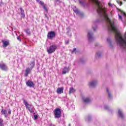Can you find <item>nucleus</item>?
Masks as SVG:
<instances>
[{"label": "nucleus", "mask_w": 126, "mask_h": 126, "mask_svg": "<svg viewBox=\"0 0 126 126\" xmlns=\"http://www.w3.org/2000/svg\"><path fill=\"white\" fill-rule=\"evenodd\" d=\"M69 71V67H65L64 68L63 74H65V73H67Z\"/></svg>", "instance_id": "obj_17"}, {"label": "nucleus", "mask_w": 126, "mask_h": 126, "mask_svg": "<svg viewBox=\"0 0 126 126\" xmlns=\"http://www.w3.org/2000/svg\"><path fill=\"white\" fill-rule=\"evenodd\" d=\"M44 15H45V18H46V19H47V20H48V19H49V17H48V15H47V13H48V11H47H47H46L45 10V12H44Z\"/></svg>", "instance_id": "obj_23"}, {"label": "nucleus", "mask_w": 126, "mask_h": 126, "mask_svg": "<svg viewBox=\"0 0 126 126\" xmlns=\"http://www.w3.org/2000/svg\"><path fill=\"white\" fill-rule=\"evenodd\" d=\"M55 119H60L62 117V109L59 108H57L54 111Z\"/></svg>", "instance_id": "obj_3"}, {"label": "nucleus", "mask_w": 126, "mask_h": 126, "mask_svg": "<svg viewBox=\"0 0 126 126\" xmlns=\"http://www.w3.org/2000/svg\"><path fill=\"white\" fill-rule=\"evenodd\" d=\"M92 35H93V33L91 32H90L88 33V37L89 38V40L90 41L91 40H92L93 39V37H92Z\"/></svg>", "instance_id": "obj_12"}, {"label": "nucleus", "mask_w": 126, "mask_h": 126, "mask_svg": "<svg viewBox=\"0 0 126 126\" xmlns=\"http://www.w3.org/2000/svg\"><path fill=\"white\" fill-rule=\"evenodd\" d=\"M94 31H95V29H94Z\"/></svg>", "instance_id": "obj_40"}, {"label": "nucleus", "mask_w": 126, "mask_h": 126, "mask_svg": "<svg viewBox=\"0 0 126 126\" xmlns=\"http://www.w3.org/2000/svg\"><path fill=\"white\" fill-rule=\"evenodd\" d=\"M74 12H75V13H79V10H76L74 11Z\"/></svg>", "instance_id": "obj_27"}, {"label": "nucleus", "mask_w": 126, "mask_h": 126, "mask_svg": "<svg viewBox=\"0 0 126 126\" xmlns=\"http://www.w3.org/2000/svg\"><path fill=\"white\" fill-rule=\"evenodd\" d=\"M65 44H66V45L68 44V41L67 42L65 43Z\"/></svg>", "instance_id": "obj_36"}, {"label": "nucleus", "mask_w": 126, "mask_h": 126, "mask_svg": "<svg viewBox=\"0 0 126 126\" xmlns=\"http://www.w3.org/2000/svg\"><path fill=\"white\" fill-rule=\"evenodd\" d=\"M26 85L28 86V87L30 88H34L35 87V84L32 82V81L29 80L26 82Z\"/></svg>", "instance_id": "obj_6"}, {"label": "nucleus", "mask_w": 126, "mask_h": 126, "mask_svg": "<svg viewBox=\"0 0 126 126\" xmlns=\"http://www.w3.org/2000/svg\"><path fill=\"white\" fill-rule=\"evenodd\" d=\"M108 5L111 6V3H108Z\"/></svg>", "instance_id": "obj_34"}, {"label": "nucleus", "mask_w": 126, "mask_h": 126, "mask_svg": "<svg viewBox=\"0 0 126 126\" xmlns=\"http://www.w3.org/2000/svg\"><path fill=\"white\" fill-rule=\"evenodd\" d=\"M8 113L9 115H10V114H11V110H10V109H9Z\"/></svg>", "instance_id": "obj_31"}, {"label": "nucleus", "mask_w": 126, "mask_h": 126, "mask_svg": "<svg viewBox=\"0 0 126 126\" xmlns=\"http://www.w3.org/2000/svg\"><path fill=\"white\" fill-rule=\"evenodd\" d=\"M33 117H34V121H36V120H37V119H38V115H37V114H36V113H33Z\"/></svg>", "instance_id": "obj_24"}, {"label": "nucleus", "mask_w": 126, "mask_h": 126, "mask_svg": "<svg viewBox=\"0 0 126 126\" xmlns=\"http://www.w3.org/2000/svg\"><path fill=\"white\" fill-rule=\"evenodd\" d=\"M34 65H35V62L32 61L31 62V63H29V67L31 69H33V67H34Z\"/></svg>", "instance_id": "obj_10"}, {"label": "nucleus", "mask_w": 126, "mask_h": 126, "mask_svg": "<svg viewBox=\"0 0 126 126\" xmlns=\"http://www.w3.org/2000/svg\"><path fill=\"white\" fill-rule=\"evenodd\" d=\"M97 55L98 57H100V55H98V54H97Z\"/></svg>", "instance_id": "obj_39"}, {"label": "nucleus", "mask_w": 126, "mask_h": 126, "mask_svg": "<svg viewBox=\"0 0 126 126\" xmlns=\"http://www.w3.org/2000/svg\"><path fill=\"white\" fill-rule=\"evenodd\" d=\"M68 126H70V124H69Z\"/></svg>", "instance_id": "obj_41"}, {"label": "nucleus", "mask_w": 126, "mask_h": 126, "mask_svg": "<svg viewBox=\"0 0 126 126\" xmlns=\"http://www.w3.org/2000/svg\"><path fill=\"white\" fill-rule=\"evenodd\" d=\"M17 39L18 41H21V39H20V37L19 36H17Z\"/></svg>", "instance_id": "obj_28"}, {"label": "nucleus", "mask_w": 126, "mask_h": 126, "mask_svg": "<svg viewBox=\"0 0 126 126\" xmlns=\"http://www.w3.org/2000/svg\"><path fill=\"white\" fill-rule=\"evenodd\" d=\"M75 92V90L73 88H71L69 89V94H71V93H74Z\"/></svg>", "instance_id": "obj_20"}, {"label": "nucleus", "mask_w": 126, "mask_h": 126, "mask_svg": "<svg viewBox=\"0 0 126 126\" xmlns=\"http://www.w3.org/2000/svg\"><path fill=\"white\" fill-rule=\"evenodd\" d=\"M119 19H120L121 20H122V19H123V18L122 17V16L121 15H119Z\"/></svg>", "instance_id": "obj_30"}, {"label": "nucleus", "mask_w": 126, "mask_h": 126, "mask_svg": "<svg viewBox=\"0 0 126 126\" xmlns=\"http://www.w3.org/2000/svg\"><path fill=\"white\" fill-rule=\"evenodd\" d=\"M0 68L1 70H3L4 71H7V70H8V67H7V65L4 63H0Z\"/></svg>", "instance_id": "obj_4"}, {"label": "nucleus", "mask_w": 126, "mask_h": 126, "mask_svg": "<svg viewBox=\"0 0 126 126\" xmlns=\"http://www.w3.org/2000/svg\"><path fill=\"white\" fill-rule=\"evenodd\" d=\"M63 92V88H59L57 90V93L58 94H62Z\"/></svg>", "instance_id": "obj_11"}, {"label": "nucleus", "mask_w": 126, "mask_h": 126, "mask_svg": "<svg viewBox=\"0 0 126 126\" xmlns=\"http://www.w3.org/2000/svg\"><path fill=\"white\" fill-rule=\"evenodd\" d=\"M56 37V32L54 31H51L48 33L47 37L48 39H53Z\"/></svg>", "instance_id": "obj_5"}, {"label": "nucleus", "mask_w": 126, "mask_h": 126, "mask_svg": "<svg viewBox=\"0 0 126 126\" xmlns=\"http://www.w3.org/2000/svg\"><path fill=\"white\" fill-rule=\"evenodd\" d=\"M118 115L119 116L121 117L122 119H124V114H123V113L121 110L118 111Z\"/></svg>", "instance_id": "obj_21"}, {"label": "nucleus", "mask_w": 126, "mask_h": 126, "mask_svg": "<svg viewBox=\"0 0 126 126\" xmlns=\"http://www.w3.org/2000/svg\"><path fill=\"white\" fill-rule=\"evenodd\" d=\"M55 5H58V4H61L62 3V0H55L54 1Z\"/></svg>", "instance_id": "obj_18"}, {"label": "nucleus", "mask_w": 126, "mask_h": 126, "mask_svg": "<svg viewBox=\"0 0 126 126\" xmlns=\"http://www.w3.org/2000/svg\"><path fill=\"white\" fill-rule=\"evenodd\" d=\"M119 11H121V9H119Z\"/></svg>", "instance_id": "obj_43"}, {"label": "nucleus", "mask_w": 126, "mask_h": 126, "mask_svg": "<svg viewBox=\"0 0 126 126\" xmlns=\"http://www.w3.org/2000/svg\"><path fill=\"white\" fill-rule=\"evenodd\" d=\"M20 10L21 11V17L24 18L25 17V13H24V10H23V9H22V7H20Z\"/></svg>", "instance_id": "obj_9"}, {"label": "nucleus", "mask_w": 126, "mask_h": 126, "mask_svg": "<svg viewBox=\"0 0 126 126\" xmlns=\"http://www.w3.org/2000/svg\"><path fill=\"white\" fill-rule=\"evenodd\" d=\"M124 0V1H126V0Z\"/></svg>", "instance_id": "obj_42"}, {"label": "nucleus", "mask_w": 126, "mask_h": 126, "mask_svg": "<svg viewBox=\"0 0 126 126\" xmlns=\"http://www.w3.org/2000/svg\"><path fill=\"white\" fill-rule=\"evenodd\" d=\"M39 3L43 6V7L45 11H46V12H48V9L47 8V7L45 6L44 2H43L42 1H40Z\"/></svg>", "instance_id": "obj_13"}, {"label": "nucleus", "mask_w": 126, "mask_h": 126, "mask_svg": "<svg viewBox=\"0 0 126 126\" xmlns=\"http://www.w3.org/2000/svg\"><path fill=\"white\" fill-rule=\"evenodd\" d=\"M40 0H36V1H39Z\"/></svg>", "instance_id": "obj_38"}, {"label": "nucleus", "mask_w": 126, "mask_h": 126, "mask_svg": "<svg viewBox=\"0 0 126 126\" xmlns=\"http://www.w3.org/2000/svg\"><path fill=\"white\" fill-rule=\"evenodd\" d=\"M62 74H63V70H62Z\"/></svg>", "instance_id": "obj_35"}, {"label": "nucleus", "mask_w": 126, "mask_h": 126, "mask_svg": "<svg viewBox=\"0 0 126 126\" xmlns=\"http://www.w3.org/2000/svg\"><path fill=\"white\" fill-rule=\"evenodd\" d=\"M25 32L29 36H31V32L30 31V29H25Z\"/></svg>", "instance_id": "obj_15"}, {"label": "nucleus", "mask_w": 126, "mask_h": 126, "mask_svg": "<svg viewBox=\"0 0 126 126\" xmlns=\"http://www.w3.org/2000/svg\"><path fill=\"white\" fill-rule=\"evenodd\" d=\"M1 113L2 114V115H4L5 118L7 117V111L3 110V109H2L1 111Z\"/></svg>", "instance_id": "obj_14"}, {"label": "nucleus", "mask_w": 126, "mask_h": 126, "mask_svg": "<svg viewBox=\"0 0 126 126\" xmlns=\"http://www.w3.org/2000/svg\"><path fill=\"white\" fill-rule=\"evenodd\" d=\"M32 69L30 68V67H27L25 70V76L27 77L28 76V74L30 73L31 72V70Z\"/></svg>", "instance_id": "obj_8"}, {"label": "nucleus", "mask_w": 126, "mask_h": 126, "mask_svg": "<svg viewBox=\"0 0 126 126\" xmlns=\"http://www.w3.org/2000/svg\"><path fill=\"white\" fill-rule=\"evenodd\" d=\"M97 84V81L95 82H91L89 83L90 86H91L92 87H95V86Z\"/></svg>", "instance_id": "obj_16"}, {"label": "nucleus", "mask_w": 126, "mask_h": 126, "mask_svg": "<svg viewBox=\"0 0 126 126\" xmlns=\"http://www.w3.org/2000/svg\"><path fill=\"white\" fill-rule=\"evenodd\" d=\"M83 100L84 102H85V103H89V102L91 101V100H90L89 98H83Z\"/></svg>", "instance_id": "obj_19"}, {"label": "nucleus", "mask_w": 126, "mask_h": 126, "mask_svg": "<svg viewBox=\"0 0 126 126\" xmlns=\"http://www.w3.org/2000/svg\"><path fill=\"white\" fill-rule=\"evenodd\" d=\"M117 3H118V4H120V6H122V5H123V2H122L120 0H117Z\"/></svg>", "instance_id": "obj_25"}, {"label": "nucleus", "mask_w": 126, "mask_h": 126, "mask_svg": "<svg viewBox=\"0 0 126 126\" xmlns=\"http://www.w3.org/2000/svg\"><path fill=\"white\" fill-rule=\"evenodd\" d=\"M58 48V46L56 44L51 45L49 47L47 48L46 51L49 55L53 54L56 52V50Z\"/></svg>", "instance_id": "obj_1"}, {"label": "nucleus", "mask_w": 126, "mask_h": 126, "mask_svg": "<svg viewBox=\"0 0 126 126\" xmlns=\"http://www.w3.org/2000/svg\"><path fill=\"white\" fill-rule=\"evenodd\" d=\"M106 91L108 93V96H109V98H111V97H112V94H111L110 93H109V90H108V89L106 90Z\"/></svg>", "instance_id": "obj_26"}, {"label": "nucleus", "mask_w": 126, "mask_h": 126, "mask_svg": "<svg viewBox=\"0 0 126 126\" xmlns=\"http://www.w3.org/2000/svg\"><path fill=\"white\" fill-rule=\"evenodd\" d=\"M24 104L28 110H29V112L32 114V113H34V111L35 108H34V106L32 104H29L25 99H23Z\"/></svg>", "instance_id": "obj_2"}, {"label": "nucleus", "mask_w": 126, "mask_h": 126, "mask_svg": "<svg viewBox=\"0 0 126 126\" xmlns=\"http://www.w3.org/2000/svg\"><path fill=\"white\" fill-rule=\"evenodd\" d=\"M0 126H4L3 124V119L0 118Z\"/></svg>", "instance_id": "obj_22"}, {"label": "nucleus", "mask_w": 126, "mask_h": 126, "mask_svg": "<svg viewBox=\"0 0 126 126\" xmlns=\"http://www.w3.org/2000/svg\"><path fill=\"white\" fill-rule=\"evenodd\" d=\"M2 43L3 44V48H6V47H7V46H9V41L8 40H2Z\"/></svg>", "instance_id": "obj_7"}, {"label": "nucleus", "mask_w": 126, "mask_h": 126, "mask_svg": "<svg viewBox=\"0 0 126 126\" xmlns=\"http://www.w3.org/2000/svg\"><path fill=\"white\" fill-rule=\"evenodd\" d=\"M49 126H55V125H50Z\"/></svg>", "instance_id": "obj_37"}, {"label": "nucleus", "mask_w": 126, "mask_h": 126, "mask_svg": "<svg viewBox=\"0 0 126 126\" xmlns=\"http://www.w3.org/2000/svg\"><path fill=\"white\" fill-rule=\"evenodd\" d=\"M76 51V48H74V49L72 51V53L73 54V53H74V52H75Z\"/></svg>", "instance_id": "obj_29"}, {"label": "nucleus", "mask_w": 126, "mask_h": 126, "mask_svg": "<svg viewBox=\"0 0 126 126\" xmlns=\"http://www.w3.org/2000/svg\"><path fill=\"white\" fill-rule=\"evenodd\" d=\"M79 2L80 3H82V1H81L80 0H79Z\"/></svg>", "instance_id": "obj_32"}, {"label": "nucleus", "mask_w": 126, "mask_h": 126, "mask_svg": "<svg viewBox=\"0 0 126 126\" xmlns=\"http://www.w3.org/2000/svg\"><path fill=\"white\" fill-rule=\"evenodd\" d=\"M27 43L26 42H24V45H27Z\"/></svg>", "instance_id": "obj_33"}]
</instances>
